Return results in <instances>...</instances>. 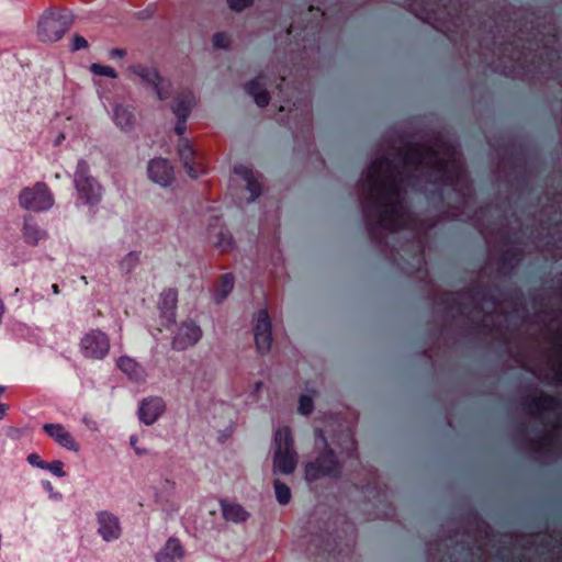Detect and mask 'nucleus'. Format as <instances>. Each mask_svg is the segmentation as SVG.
<instances>
[{"instance_id": "obj_3", "label": "nucleus", "mask_w": 562, "mask_h": 562, "mask_svg": "<svg viewBox=\"0 0 562 562\" xmlns=\"http://www.w3.org/2000/svg\"><path fill=\"white\" fill-rule=\"evenodd\" d=\"M527 413L541 420L546 434L539 440H531L536 452H562V402L535 390L525 398Z\"/></svg>"}, {"instance_id": "obj_19", "label": "nucleus", "mask_w": 562, "mask_h": 562, "mask_svg": "<svg viewBox=\"0 0 562 562\" xmlns=\"http://www.w3.org/2000/svg\"><path fill=\"white\" fill-rule=\"evenodd\" d=\"M44 430L48 436L54 438L60 446L69 450H78V443L71 434L59 424H46Z\"/></svg>"}, {"instance_id": "obj_33", "label": "nucleus", "mask_w": 562, "mask_h": 562, "mask_svg": "<svg viewBox=\"0 0 562 562\" xmlns=\"http://www.w3.org/2000/svg\"><path fill=\"white\" fill-rule=\"evenodd\" d=\"M228 7L235 11L240 12L246 8H249L254 4V0H227Z\"/></svg>"}, {"instance_id": "obj_32", "label": "nucleus", "mask_w": 562, "mask_h": 562, "mask_svg": "<svg viewBox=\"0 0 562 562\" xmlns=\"http://www.w3.org/2000/svg\"><path fill=\"white\" fill-rule=\"evenodd\" d=\"M115 120L119 125L122 127H127L132 125V115L124 109H116L115 111Z\"/></svg>"}, {"instance_id": "obj_24", "label": "nucleus", "mask_w": 562, "mask_h": 562, "mask_svg": "<svg viewBox=\"0 0 562 562\" xmlns=\"http://www.w3.org/2000/svg\"><path fill=\"white\" fill-rule=\"evenodd\" d=\"M184 557V549L177 538H169L165 548L159 552L157 562H177Z\"/></svg>"}, {"instance_id": "obj_16", "label": "nucleus", "mask_w": 562, "mask_h": 562, "mask_svg": "<svg viewBox=\"0 0 562 562\" xmlns=\"http://www.w3.org/2000/svg\"><path fill=\"white\" fill-rule=\"evenodd\" d=\"M138 75L146 83L150 85L156 90L159 99L164 100L170 95V82L161 77L156 69L143 68L139 70Z\"/></svg>"}, {"instance_id": "obj_7", "label": "nucleus", "mask_w": 562, "mask_h": 562, "mask_svg": "<svg viewBox=\"0 0 562 562\" xmlns=\"http://www.w3.org/2000/svg\"><path fill=\"white\" fill-rule=\"evenodd\" d=\"M252 333L257 351L267 355L273 345L272 321L267 308L258 311L252 318Z\"/></svg>"}, {"instance_id": "obj_27", "label": "nucleus", "mask_w": 562, "mask_h": 562, "mask_svg": "<svg viewBox=\"0 0 562 562\" xmlns=\"http://www.w3.org/2000/svg\"><path fill=\"white\" fill-rule=\"evenodd\" d=\"M274 491H276L277 499L279 501L280 504L285 505L290 502L291 491L286 484L282 483L279 480H276L274 481Z\"/></svg>"}, {"instance_id": "obj_4", "label": "nucleus", "mask_w": 562, "mask_h": 562, "mask_svg": "<svg viewBox=\"0 0 562 562\" xmlns=\"http://www.w3.org/2000/svg\"><path fill=\"white\" fill-rule=\"evenodd\" d=\"M546 339L552 345L546 368H538L535 374L551 384H562V314L550 318Z\"/></svg>"}, {"instance_id": "obj_39", "label": "nucleus", "mask_w": 562, "mask_h": 562, "mask_svg": "<svg viewBox=\"0 0 562 562\" xmlns=\"http://www.w3.org/2000/svg\"><path fill=\"white\" fill-rule=\"evenodd\" d=\"M137 442H138V439H137V438H135V437H132V438H131V445L134 447V449L136 450V452H137V453H142V452H144V450H140V449L138 448V443H137Z\"/></svg>"}, {"instance_id": "obj_2", "label": "nucleus", "mask_w": 562, "mask_h": 562, "mask_svg": "<svg viewBox=\"0 0 562 562\" xmlns=\"http://www.w3.org/2000/svg\"><path fill=\"white\" fill-rule=\"evenodd\" d=\"M317 422L314 443L316 458L305 465V477L310 482L340 474L341 463L331 445H340L344 439L351 438L349 423L339 413H324Z\"/></svg>"}, {"instance_id": "obj_35", "label": "nucleus", "mask_w": 562, "mask_h": 562, "mask_svg": "<svg viewBox=\"0 0 562 562\" xmlns=\"http://www.w3.org/2000/svg\"><path fill=\"white\" fill-rule=\"evenodd\" d=\"M187 132V119H177L175 125V133L179 136V139L184 138L183 135Z\"/></svg>"}, {"instance_id": "obj_38", "label": "nucleus", "mask_w": 562, "mask_h": 562, "mask_svg": "<svg viewBox=\"0 0 562 562\" xmlns=\"http://www.w3.org/2000/svg\"><path fill=\"white\" fill-rule=\"evenodd\" d=\"M137 442H138V439H137V438H135V437H132V438H131V445L134 447V449L136 450V452H137V453H142V452H144V450H140V449L138 448V443H137Z\"/></svg>"}, {"instance_id": "obj_40", "label": "nucleus", "mask_w": 562, "mask_h": 562, "mask_svg": "<svg viewBox=\"0 0 562 562\" xmlns=\"http://www.w3.org/2000/svg\"><path fill=\"white\" fill-rule=\"evenodd\" d=\"M9 406L7 404H0V419H2L8 411Z\"/></svg>"}, {"instance_id": "obj_41", "label": "nucleus", "mask_w": 562, "mask_h": 562, "mask_svg": "<svg viewBox=\"0 0 562 562\" xmlns=\"http://www.w3.org/2000/svg\"><path fill=\"white\" fill-rule=\"evenodd\" d=\"M53 290H54V292H55V293H58V292H59L58 285H57V284H54V285H53Z\"/></svg>"}, {"instance_id": "obj_37", "label": "nucleus", "mask_w": 562, "mask_h": 562, "mask_svg": "<svg viewBox=\"0 0 562 562\" xmlns=\"http://www.w3.org/2000/svg\"><path fill=\"white\" fill-rule=\"evenodd\" d=\"M29 461L31 464L36 465L38 468H46V462L43 461L38 454L32 453L29 456Z\"/></svg>"}, {"instance_id": "obj_1", "label": "nucleus", "mask_w": 562, "mask_h": 562, "mask_svg": "<svg viewBox=\"0 0 562 562\" xmlns=\"http://www.w3.org/2000/svg\"><path fill=\"white\" fill-rule=\"evenodd\" d=\"M452 156L442 146L432 148L423 144H406L398 149L395 157L401 161V167L395 166L387 158L373 161L368 169L367 182L378 207V225L391 233L407 227L411 214L402 196L404 173L425 167L443 176L450 169L458 170Z\"/></svg>"}, {"instance_id": "obj_21", "label": "nucleus", "mask_w": 562, "mask_h": 562, "mask_svg": "<svg viewBox=\"0 0 562 562\" xmlns=\"http://www.w3.org/2000/svg\"><path fill=\"white\" fill-rule=\"evenodd\" d=\"M212 246L222 255L229 254L234 250L233 236L222 226H215L211 232Z\"/></svg>"}, {"instance_id": "obj_20", "label": "nucleus", "mask_w": 562, "mask_h": 562, "mask_svg": "<svg viewBox=\"0 0 562 562\" xmlns=\"http://www.w3.org/2000/svg\"><path fill=\"white\" fill-rule=\"evenodd\" d=\"M234 171L246 181L251 200L257 199L262 192L261 176L245 166L235 167Z\"/></svg>"}, {"instance_id": "obj_11", "label": "nucleus", "mask_w": 562, "mask_h": 562, "mask_svg": "<svg viewBox=\"0 0 562 562\" xmlns=\"http://www.w3.org/2000/svg\"><path fill=\"white\" fill-rule=\"evenodd\" d=\"M201 337L202 330L194 322H182L172 338V348L176 350H186L195 345Z\"/></svg>"}, {"instance_id": "obj_17", "label": "nucleus", "mask_w": 562, "mask_h": 562, "mask_svg": "<svg viewBox=\"0 0 562 562\" xmlns=\"http://www.w3.org/2000/svg\"><path fill=\"white\" fill-rule=\"evenodd\" d=\"M245 89L254 98L258 106L265 108L270 103V94L266 89V77L263 74H259L255 79L247 82Z\"/></svg>"}, {"instance_id": "obj_22", "label": "nucleus", "mask_w": 562, "mask_h": 562, "mask_svg": "<svg viewBox=\"0 0 562 562\" xmlns=\"http://www.w3.org/2000/svg\"><path fill=\"white\" fill-rule=\"evenodd\" d=\"M235 278L233 273H224L220 276L212 285V294L217 303H222L233 291Z\"/></svg>"}, {"instance_id": "obj_36", "label": "nucleus", "mask_w": 562, "mask_h": 562, "mask_svg": "<svg viewBox=\"0 0 562 562\" xmlns=\"http://www.w3.org/2000/svg\"><path fill=\"white\" fill-rule=\"evenodd\" d=\"M89 45H88V42L85 37L80 36V35H75L74 36V40H72V50H79V49H83V48H87Z\"/></svg>"}, {"instance_id": "obj_13", "label": "nucleus", "mask_w": 562, "mask_h": 562, "mask_svg": "<svg viewBox=\"0 0 562 562\" xmlns=\"http://www.w3.org/2000/svg\"><path fill=\"white\" fill-rule=\"evenodd\" d=\"M178 305V292L175 289H166L160 293L158 311L162 324L170 326L176 322V310Z\"/></svg>"}, {"instance_id": "obj_5", "label": "nucleus", "mask_w": 562, "mask_h": 562, "mask_svg": "<svg viewBox=\"0 0 562 562\" xmlns=\"http://www.w3.org/2000/svg\"><path fill=\"white\" fill-rule=\"evenodd\" d=\"M274 453L273 468L283 474L292 473L297 464V453L294 449V440L291 428L279 427L273 438Z\"/></svg>"}, {"instance_id": "obj_9", "label": "nucleus", "mask_w": 562, "mask_h": 562, "mask_svg": "<svg viewBox=\"0 0 562 562\" xmlns=\"http://www.w3.org/2000/svg\"><path fill=\"white\" fill-rule=\"evenodd\" d=\"M68 30V23L53 12L44 15L38 23V34L45 42L60 40Z\"/></svg>"}, {"instance_id": "obj_25", "label": "nucleus", "mask_w": 562, "mask_h": 562, "mask_svg": "<svg viewBox=\"0 0 562 562\" xmlns=\"http://www.w3.org/2000/svg\"><path fill=\"white\" fill-rule=\"evenodd\" d=\"M99 532L105 540L119 537L121 529L116 517L108 513H101L99 515Z\"/></svg>"}, {"instance_id": "obj_6", "label": "nucleus", "mask_w": 562, "mask_h": 562, "mask_svg": "<svg viewBox=\"0 0 562 562\" xmlns=\"http://www.w3.org/2000/svg\"><path fill=\"white\" fill-rule=\"evenodd\" d=\"M176 150L182 167L191 178L196 179L207 172L209 165L205 155L190 139H179Z\"/></svg>"}, {"instance_id": "obj_15", "label": "nucleus", "mask_w": 562, "mask_h": 562, "mask_svg": "<svg viewBox=\"0 0 562 562\" xmlns=\"http://www.w3.org/2000/svg\"><path fill=\"white\" fill-rule=\"evenodd\" d=\"M76 188L81 199L92 203L99 198V186L85 170H78L75 177Z\"/></svg>"}, {"instance_id": "obj_18", "label": "nucleus", "mask_w": 562, "mask_h": 562, "mask_svg": "<svg viewBox=\"0 0 562 562\" xmlns=\"http://www.w3.org/2000/svg\"><path fill=\"white\" fill-rule=\"evenodd\" d=\"M196 104L195 95L192 91H182L173 100L171 110L177 119H188L192 109Z\"/></svg>"}, {"instance_id": "obj_8", "label": "nucleus", "mask_w": 562, "mask_h": 562, "mask_svg": "<svg viewBox=\"0 0 562 562\" xmlns=\"http://www.w3.org/2000/svg\"><path fill=\"white\" fill-rule=\"evenodd\" d=\"M20 204L26 210L42 211L53 204V198L45 183L38 182L32 188L22 190L19 196Z\"/></svg>"}, {"instance_id": "obj_14", "label": "nucleus", "mask_w": 562, "mask_h": 562, "mask_svg": "<svg viewBox=\"0 0 562 562\" xmlns=\"http://www.w3.org/2000/svg\"><path fill=\"white\" fill-rule=\"evenodd\" d=\"M166 411V404L161 397L149 396L140 402L138 408L139 419L146 425L154 424Z\"/></svg>"}, {"instance_id": "obj_12", "label": "nucleus", "mask_w": 562, "mask_h": 562, "mask_svg": "<svg viewBox=\"0 0 562 562\" xmlns=\"http://www.w3.org/2000/svg\"><path fill=\"white\" fill-rule=\"evenodd\" d=\"M149 178L164 187L170 186L175 181V168L171 162L162 157H157L148 162Z\"/></svg>"}, {"instance_id": "obj_29", "label": "nucleus", "mask_w": 562, "mask_h": 562, "mask_svg": "<svg viewBox=\"0 0 562 562\" xmlns=\"http://www.w3.org/2000/svg\"><path fill=\"white\" fill-rule=\"evenodd\" d=\"M175 483L170 481H166L161 484L158 490L157 497L160 502H168L169 496L173 494Z\"/></svg>"}, {"instance_id": "obj_34", "label": "nucleus", "mask_w": 562, "mask_h": 562, "mask_svg": "<svg viewBox=\"0 0 562 562\" xmlns=\"http://www.w3.org/2000/svg\"><path fill=\"white\" fill-rule=\"evenodd\" d=\"M45 469L52 471L57 476H64L65 475L64 463L61 461H59V460L53 461L50 463L46 462V468Z\"/></svg>"}, {"instance_id": "obj_10", "label": "nucleus", "mask_w": 562, "mask_h": 562, "mask_svg": "<svg viewBox=\"0 0 562 562\" xmlns=\"http://www.w3.org/2000/svg\"><path fill=\"white\" fill-rule=\"evenodd\" d=\"M81 348L86 357L101 359L109 352L110 341L104 333L92 330L81 339Z\"/></svg>"}, {"instance_id": "obj_28", "label": "nucleus", "mask_w": 562, "mask_h": 562, "mask_svg": "<svg viewBox=\"0 0 562 562\" xmlns=\"http://www.w3.org/2000/svg\"><path fill=\"white\" fill-rule=\"evenodd\" d=\"M314 411V401L313 397L310 395H301L299 400V412L304 415L308 416Z\"/></svg>"}, {"instance_id": "obj_23", "label": "nucleus", "mask_w": 562, "mask_h": 562, "mask_svg": "<svg viewBox=\"0 0 562 562\" xmlns=\"http://www.w3.org/2000/svg\"><path fill=\"white\" fill-rule=\"evenodd\" d=\"M221 508L223 518L226 521L239 524L245 522L249 517V513L240 504L227 499L221 501Z\"/></svg>"}, {"instance_id": "obj_42", "label": "nucleus", "mask_w": 562, "mask_h": 562, "mask_svg": "<svg viewBox=\"0 0 562 562\" xmlns=\"http://www.w3.org/2000/svg\"><path fill=\"white\" fill-rule=\"evenodd\" d=\"M4 392V387L0 386V395Z\"/></svg>"}, {"instance_id": "obj_30", "label": "nucleus", "mask_w": 562, "mask_h": 562, "mask_svg": "<svg viewBox=\"0 0 562 562\" xmlns=\"http://www.w3.org/2000/svg\"><path fill=\"white\" fill-rule=\"evenodd\" d=\"M91 71L97 76H105L109 78H116L117 74L114 68L110 66H103L100 64H92Z\"/></svg>"}, {"instance_id": "obj_26", "label": "nucleus", "mask_w": 562, "mask_h": 562, "mask_svg": "<svg viewBox=\"0 0 562 562\" xmlns=\"http://www.w3.org/2000/svg\"><path fill=\"white\" fill-rule=\"evenodd\" d=\"M119 369L134 382H139L145 378L144 369L132 358L123 356L117 359Z\"/></svg>"}, {"instance_id": "obj_31", "label": "nucleus", "mask_w": 562, "mask_h": 562, "mask_svg": "<svg viewBox=\"0 0 562 562\" xmlns=\"http://www.w3.org/2000/svg\"><path fill=\"white\" fill-rule=\"evenodd\" d=\"M213 45L216 48L226 49L231 45V38L226 33L220 32L213 35Z\"/></svg>"}]
</instances>
